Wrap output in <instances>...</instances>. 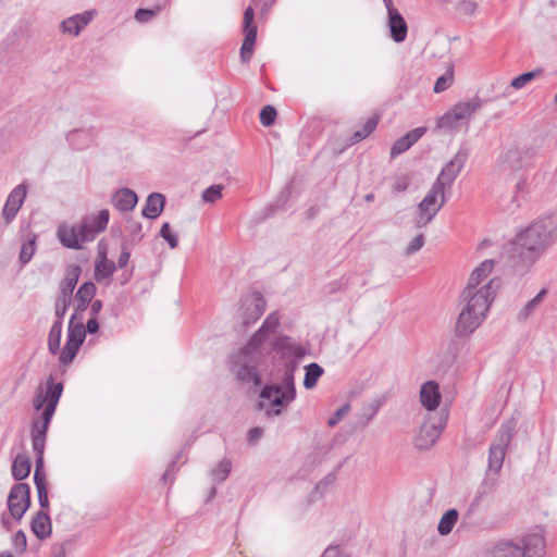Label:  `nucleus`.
Listing matches in <instances>:
<instances>
[{
	"label": "nucleus",
	"instance_id": "f257e3e1",
	"mask_svg": "<svg viewBox=\"0 0 557 557\" xmlns=\"http://www.w3.org/2000/svg\"><path fill=\"white\" fill-rule=\"evenodd\" d=\"M273 349L283 355H292L295 360L285 364V372L281 384L265 385L260 393L258 407L265 410L267 414H281L282 410L295 399L294 372L298 366L297 359L306 355V349L292 342L289 336H282L272 343Z\"/></svg>",
	"mask_w": 557,
	"mask_h": 557
},
{
	"label": "nucleus",
	"instance_id": "f03ea898",
	"mask_svg": "<svg viewBox=\"0 0 557 557\" xmlns=\"http://www.w3.org/2000/svg\"><path fill=\"white\" fill-rule=\"evenodd\" d=\"M499 288L500 280L498 277L488 280L480 287L472 285L465 287L460 298L466 306L456 321L455 333L457 336H467L482 324Z\"/></svg>",
	"mask_w": 557,
	"mask_h": 557
},
{
	"label": "nucleus",
	"instance_id": "7ed1b4c3",
	"mask_svg": "<svg viewBox=\"0 0 557 557\" xmlns=\"http://www.w3.org/2000/svg\"><path fill=\"white\" fill-rule=\"evenodd\" d=\"M280 325V319L271 313L263 321L261 327L252 335L247 345L240 349L231 360V371L242 382L259 386L261 376L257 371L262 358V345L271 334H274Z\"/></svg>",
	"mask_w": 557,
	"mask_h": 557
},
{
	"label": "nucleus",
	"instance_id": "20e7f679",
	"mask_svg": "<svg viewBox=\"0 0 557 557\" xmlns=\"http://www.w3.org/2000/svg\"><path fill=\"white\" fill-rule=\"evenodd\" d=\"M555 242H557V218L545 216L517 234L512 244L521 261L532 265Z\"/></svg>",
	"mask_w": 557,
	"mask_h": 557
},
{
	"label": "nucleus",
	"instance_id": "39448f33",
	"mask_svg": "<svg viewBox=\"0 0 557 557\" xmlns=\"http://www.w3.org/2000/svg\"><path fill=\"white\" fill-rule=\"evenodd\" d=\"M483 100L479 97H473L468 101L456 103L450 110L444 113L437 126L444 129H457L463 125H468L472 115L482 107Z\"/></svg>",
	"mask_w": 557,
	"mask_h": 557
},
{
	"label": "nucleus",
	"instance_id": "423d86ee",
	"mask_svg": "<svg viewBox=\"0 0 557 557\" xmlns=\"http://www.w3.org/2000/svg\"><path fill=\"white\" fill-rule=\"evenodd\" d=\"M498 169L505 177L516 180L515 188L522 191L527 182V164L524 152L518 148L508 149L500 158Z\"/></svg>",
	"mask_w": 557,
	"mask_h": 557
},
{
	"label": "nucleus",
	"instance_id": "0eeeda50",
	"mask_svg": "<svg viewBox=\"0 0 557 557\" xmlns=\"http://www.w3.org/2000/svg\"><path fill=\"white\" fill-rule=\"evenodd\" d=\"M82 273L78 264H72L66 268L65 276L60 283V290L55 299L54 313L57 318L63 319L71 302L74 288Z\"/></svg>",
	"mask_w": 557,
	"mask_h": 557
},
{
	"label": "nucleus",
	"instance_id": "6e6552de",
	"mask_svg": "<svg viewBox=\"0 0 557 557\" xmlns=\"http://www.w3.org/2000/svg\"><path fill=\"white\" fill-rule=\"evenodd\" d=\"M7 506L10 516L15 521H21L32 506V488L28 483H15L12 485Z\"/></svg>",
	"mask_w": 557,
	"mask_h": 557
},
{
	"label": "nucleus",
	"instance_id": "1a4fd4ad",
	"mask_svg": "<svg viewBox=\"0 0 557 557\" xmlns=\"http://www.w3.org/2000/svg\"><path fill=\"white\" fill-rule=\"evenodd\" d=\"M430 420H423L418 434L413 437V445L419 450L430 449L438 440L441 433L446 428L448 420H438V423H429Z\"/></svg>",
	"mask_w": 557,
	"mask_h": 557
},
{
	"label": "nucleus",
	"instance_id": "9d476101",
	"mask_svg": "<svg viewBox=\"0 0 557 557\" xmlns=\"http://www.w3.org/2000/svg\"><path fill=\"white\" fill-rule=\"evenodd\" d=\"M110 213L107 209L100 210L97 215L86 216L78 225L81 240L91 242L96 235L107 228Z\"/></svg>",
	"mask_w": 557,
	"mask_h": 557
},
{
	"label": "nucleus",
	"instance_id": "9b49d317",
	"mask_svg": "<svg viewBox=\"0 0 557 557\" xmlns=\"http://www.w3.org/2000/svg\"><path fill=\"white\" fill-rule=\"evenodd\" d=\"M469 157V149L461 146L454 158L442 169L441 173L436 178V183L446 187L450 186L460 171L463 169Z\"/></svg>",
	"mask_w": 557,
	"mask_h": 557
},
{
	"label": "nucleus",
	"instance_id": "f8f14e48",
	"mask_svg": "<svg viewBox=\"0 0 557 557\" xmlns=\"http://www.w3.org/2000/svg\"><path fill=\"white\" fill-rule=\"evenodd\" d=\"M265 300L260 293L245 297L240 306V319L244 326L255 323L264 312Z\"/></svg>",
	"mask_w": 557,
	"mask_h": 557
},
{
	"label": "nucleus",
	"instance_id": "ddd939ff",
	"mask_svg": "<svg viewBox=\"0 0 557 557\" xmlns=\"http://www.w3.org/2000/svg\"><path fill=\"white\" fill-rule=\"evenodd\" d=\"M255 12L248 7L244 12L243 29L245 38L240 48V60L246 63L251 59L257 37V26L253 25Z\"/></svg>",
	"mask_w": 557,
	"mask_h": 557
},
{
	"label": "nucleus",
	"instance_id": "4468645a",
	"mask_svg": "<svg viewBox=\"0 0 557 557\" xmlns=\"http://www.w3.org/2000/svg\"><path fill=\"white\" fill-rule=\"evenodd\" d=\"M26 195L27 185L25 183L15 186L10 191L1 213L5 225H9L15 219L26 199Z\"/></svg>",
	"mask_w": 557,
	"mask_h": 557
},
{
	"label": "nucleus",
	"instance_id": "2eb2a0df",
	"mask_svg": "<svg viewBox=\"0 0 557 557\" xmlns=\"http://www.w3.org/2000/svg\"><path fill=\"white\" fill-rule=\"evenodd\" d=\"M30 531L39 541L49 539L52 534V521L50 513L36 511L29 523Z\"/></svg>",
	"mask_w": 557,
	"mask_h": 557
},
{
	"label": "nucleus",
	"instance_id": "dca6fc26",
	"mask_svg": "<svg viewBox=\"0 0 557 557\" xmlns=\"http://www.w3.org/2000/svg\"><path fill=\"white\" fill-rule=\"evenodd\" d=\"M33 462L28 455L26 454H17L11 465V475L16 483H24L30 472H32Z\"/></svg>",
	"mask_w": 557,
	"mask_h": 557
},
{
	"label": "nucleus",
	"instance_id": "f3484780",
	"mask_svg": "<svg viewBox=\"0 0 557 557\" xmlns=\"http://www.w3.org/2000/svg\"><path fill=\"white\" fill-rule=\"evenodd\" d=\"M519 545L529 557H542L545 553V539L540 533L524 535Z\"/></svg>",
	"mask_w": 557,
	"mask_h": 557
},
{
	"label": "nucleus",
	"instance_id": "a211bd4d",
	"mask_svg": "<svg viewBox=\"0 0 557 557\" xmlns=\"http://www.w3.org/2000/svg\"><path fill=\"white\" fill-rule=\"evenodd\" d=\"M387 26L391 37L395 42L399 44L406 39L408 25L399 11H392L387 17Z\"/></svg>",
	"mask_w": 557,
	"mask_h": 557
},
{
	"label": "nucleus",
	"instance_id": "6ab92c4d",
	"mask_svg": "<svg viewBox=\"0 0 557 557\" xmlns=\"http://www.w3.org/2000/svg\"><path fill=\"white\" fill-rule=\"evenodd\" d=\"M425 133L424 127H417L408 132L405 136L398 138L391 148V157L396 158L403 152L407 151L413 144H416Z\"/></svg>",
	"mask_w": 557,
	"mask_h": 557
},
{
	"label": "nucleus",
	"instance_id": "aec40b11",
	"mask_svg": "<svg viewBox=\"0 0 557 557\" xmlns=\"http://www.w3.org/2000/svg\"><path fill=\"white\" fill-rule=\"evenodd\" d=\"M441 400L438 384L428 381L422 384L420 389V401L428 410L435 409Z\"/></svg>",
	"mask_w": 557,
	"mask_h": 557
},
{
	"label": "nucleus",
	"instance_id": "412c9836",
	"mask_svg": "<svg viewBox=\"0 0 557 557\" xmlns=\"http://www.w3.org/2000/svg\"><path fill=\"white\" fill-rule=\"evenodd\" d=\"M57 236L60 240V243L71 249H81V235L77 225L76 226H69L65 224H62L58 227Z\"/></svg>",
	"mask_w": 557,
	"mask_h": 557
},
{
	"label": "nucleus",
	"instance_id": "4be33fe9",
	"mask_svg": "<svg viewBox=\"0 0 557 557\" xmlns=\"http://www.w3.org/2000/svg\"><path fill=\"white\" fill-rule=\"evenodd\" d=\"M137 201L138 197L136 193L127 187L121 188L112 197L114 207L122 212L132 211Z\"/></svg>",
	"mask_w": 557,
	"mask_h": 557
},
{
	"label": "nucleus",
	"instance_id": "5701e85b",
	"mask_svg": "<svg viewBox=\"0 0 557 557\" xmlns=\"http://www.w3.org/2000/svg\"><path fill=\"white\" fill-rule=\"evenodd\" d=\"M51 421L52 420H33L30 430L33 449H45Z\"/></svg>",
	"mask_w": 557,
	"mask_h": 557
},
{
	"label": "nucleus",
	"instance_id": "b1692460",
	"mask_svg": "<svg viewBox=\"0 0 557 557\" xmlns=\"http://www.w3.org/2000/svg\"><path fill=\"white\" fill-rule=\"evenodd\" d=\"M165 197L160 193H152L147 197L146 205L143 209V215L147 219L154 220L163 211Z\"/></svg>",
	"mask_w": 557,
	"mask_h": 557
},
{
	"label": "nucleus",
	"instance_id": "393cba45",
	"mask_svg": "<svg viewBox=\"0 0 557 557\" xmlns=\"http://www.w3.org/2000/svg\"><path fill=\"white\" fill-rule=\"evenodd\" d=\"M91 21V13L84 12L82 14H76L64 20L61 23V28L63 33H67L74 36H77L81 30Z\"/></svg>",
	"mask_w": 557,
	"mask_h": 557
},
{
	"label": "nucleus",
	"instance_id": "a878e982",
	"mask_svg": "<svg viewBox=\"0 0 557 557\" xmlns=\"http://www.w3.org/2000/svg\"><path fill=\"white\" fill-rule=\"evenodd\" d=\"M484 496V491H476L467 511L462 515L460 528H478L480 525V521L476 519L475 513Z\"/></svg>",
	"mask_w": 557,
	"mask_h": 557
},
{
	"label": "nucleus",
	"instance_id": "bb28decb",
	"mask_svg": "<svg viewBox=\"0 0 557 557\" xmlns=\"http://www.w3.org/2000/svg\"><path fill=\"white\" fill-rule=\"evenodd\" d=\"M393 388L385 391L384 393L374 396L370 400L366 401L362 406V418H373L380 410V408L393 397Z\"/></svg>",
	"mask_w": 557,
	"mask_h": 557
},
{
	"label": "nucleus",
	"instance_id": "cd10ccee",
	"mask_svg": "<svg viewBox=\"0 0 557 557\" xmlns=\"http://www.w3.org/2000/svg\"><path fill=\"white\" fill-rule=\"evenodd\" d=\"M516 426L517 420H506L497 431L495 443L491 445H496L506 450L515 435Z\"/></svg>",
	"mask_w": 557,
	"mask_h": 557
},
{
	"label": "nucleus",
	"instance_id": "c85d7f7f",
	"mask_svg": "<svg viewBox=\"0 0 557 557\" xmlns=\"http://www.w3.org/2000/svg\"><path fill=\"white\" fill-rule=\"evenodd\" d=\"M86 337V330L83 323V318L76 321V313L71 315L67 329L66 342L82 346Z\"/></svg>",
	"mask_w": 557,
	"mask_h": 557
},
{
	"label": "nucleus",
	"instance_id": "c756f323",
	"mask_svg": "<svg viewBox=\"0 0 557 557\" xmlns=\"http://www.w3.org/2000/svg\"><path fill=\"white\" fill-rule=\"evenodd\" d=\"M115 271L113 261L107 259L106 250L99 251L98 259L95 264V277L98 282L109 278Z\"/></svg>",
	"mask_w": 557,
	"mask_h": 557
},
{
	"label": "nucleus",
	"instance_id": "7c9ffc66",
	"mask_svg": "<svg viewBox=\"0 0 557 557\" xmlns=\"http://www.w3.org/2000/svg\"><path fill=\"white\" fill-rule=\"evenodd\" d=\"M494 265L495 261L493 259H487L481 262V264L472 271L468 280L467 286H482L483 281H485L486 277L491 274L492 270L494 269Z\"/></svg>",
	"mask_w": 557,
	"mask_h": 557
},
{
	"label": "nucleus",
	"instance_id": "2f4dec72",
	"mask_svg": "<svg viewBox=\"0 0 557 557\" xmlns=\"http://www.w3.org/2000/svg\"><path fill=\"white\" fill-rule=\"evenodd\" d=\"M62 384L58 383L57 385H52L48 388L46 395V406L39 418H51L54 413L55 406L62 393Z\"/></svg>",
	"mask_w": 557,
	"mask_h": 557
},
{
	"label": "nucleus",
	"instance_id": "473e14b6",
	"mask_svg": "<svg viewBox=\"0 0 557 557\" xmlns=\"http://www.w3.org/2000/svg\"><path fill=\"white\" fill-rule=\"evenodd\" d=\"M444 186L440 185V183L434 182L431 189L426 194V196L422 199V201L418 205L419 211H431L432 208L437 207L440 202H437L438 196L441 198L445 197Z\"/></svg>",
	"mask_w": 557,
	"mask_h": 557
},
{
	"label": "nucleus",
	"instance_id": "72a5a7b5",
	"mask_svg": "<svg viewBox=\"0 0 557 557\" xmlns=\"http://www.w3.org/2000/svg\"><path fill=\"white\" fill-rule=\"evenodd\" d=\"M459 519V511L456 508L447 509L441 517L437 524V532L442 536L450 534Z\"/></svg>",
	"mask_w": 557,
	"mask_h": 557
},
{
	"label": "nucleus",
	"instance_id": "f704fd0d",
	"mask_svg": "<svg viewBox=\"0 0 557 557\" xmlns=\"http://www.w3.org/2000/svg\"><path fill=\"white\" fill-rule=\"evenodd\" d=\"M546 295H547V289L546 288L541 289L537 293V295L534 298H532L531 300H529L525 304V306L518 312L517 320L519 322L527 321L534 313V311L536 310L539 305L543 301V299L545 298Z\"/></svg>",
	"mask_w": 557,
	"mask_h": 557
},
{
	"label": "nucleus",
	"instance_id": "c9c22d12",
	"mask_svg": "<svg viewBox=\"0 0 557 557\" xmlns=\"http://www.w3.org/2000/svg\"><path fill=\"white\" fill-rule=\"evenodd\" d=\"M63 319L57 318L52 324L48 335V349L52 355L60 351L61 336H62V322Z\"/></svg>",
	"mask_w": 557,
	"mask_h": 557
},
{
	"label": "nucleus",
	"instance_id": "e433bc0d",
	"mask_svg": "<svg viewBox=\"0 0 557 557\" xmlns=\"http://www.w3.org/2000/svg\"><path fill=\"white\" fill-rule=\"evenodd\" d=\"M505 455V449H502L496 445H491L488 449V471L494 472V474H498L502 470Z\"/></svg>",
	"mask_w": 557,
	"mask_h": 557
},
{
	"label": "nucleus",
	"instance_id": "4c0bfd02",
	"mask_svg": "<svg viewBox=\"0 0 557 557\" xmlns=\"http://www.w3.org/2000/svg\"><path fill=\"white\" fill-rule=\"evenodd\" d=\"M379 116L370 117L362 126L361 129L356 131L349 138L348 145H355L367 138L377 126Z\"/></svg>",
	"mask_w": 557,
	"mask_h": 557
},
{
	"label": "nucleus",
	"instance_id": "58836bf2",
	"mask_svg": "<svg viewBox=\"0 0 557 557\" xmlns=\"http://www.w3.org/2000/svg\"><path fill=\"white\" fill-rule=\"evenodd\" d=\"M306 373L304 377V386L310 389L317 385L318 380L323 374L324 370L315 362L309 363L305 368Z\"/></svg>",
	"mask_w": 557,
	"mask_h": 557
},
{
	"label": "nucleus",
	"instance_id": "ea45409f",
	"mask_svg": "<svg viewBox=\"0 0 557 557\" xmlns=\"http://www.w3.org/2000/svg\"><path fill=\"white\" fill-rule=\"evenodd\" d=\"M35 454V471H34V483H49L45 470V449H33Z\"/></svg>",
	"mask_w": 557,
	"mask_h": 557
},
{
	"label": "nucleus",
	"instance_id": "a19ab883",
	"mask_svg": "<svg viewBox=\"0 0 557 557\" xmlns=\"http://www.w3.org/2000/svg\"><path fill=\"white\" fill-rule=\"evenodd\" d=\"M543 74V69H535L533 71H530V72H525V73H522L521 75L515 77L509 87L510 88H513V89H521L523 87H525L530 82H532L533 79L542 76Z\"/></svg>",
	"mask_w": 557,
	"mask_h": 557
},
{
	"label": "nucleus",
	"instance_id": "79ce46f5",
	"mask_svg": "<svg viewBox=\"0 0 557 557\" xmlns=\"http://www.w3.org/2000/svg\"><path fill=\"white\" fill-rule=\"evenodd\" d=\"M36 239H37V235L33 234L28 238V240L22 245L20 256H18V260L22 265H25L26 263H28L32 260L33 256L35 255Z\"/></svg>",
	"mask_w": 557,
	"mask_h": 557
},
{
	"label": "nucleus",
	"instance_id": "37998d69",
	"mask_svg": "<svg viewBox=\"0 0 557 557\" xmlns=\"http://www.w3.org/2000/svg\"><path fill=\"white\" fill-rule=\"evenodd\" d=\"M446 202V197H442V200H440V203L437 207L432 208L431 211H419L418 210V216L416 219V227L422 228L426 226L433 218L436 215V213L440 211V209L444 206Z\"/></svg>",
	"mask_w": 557,
	"mask_h": 557
},
{
	"label": "nucleus",
	"instance_id": "c03bdc74",
	"mask_svg": "<svg viewBox=\"0 0 557 557\" xmlns=\"http://www.w3.org/2000/svg\"><path fill=\"white\" fill-rule=\"evenodd\" d=\"M37 491L39 510L44 511V513H49L50 510V500H49V483H34Z\"/></svg>",
	"mask_w": 557,
	"mask_h": 557
},
{
	"label": "nucleus",
	"instance_id": "a18cd8bd",
	"mask_svg": "<svg viewBox=\"0 0 557 557\" xmlns=\"http://www.w3.org/2000/svg\"><path fill=\"white\" fill-rule=\"evenodd\" d=\"M232 471V461L228 458H223L215 468L212 469L211 473L214 481L218 483L224 482Z\"/></svg>",
	"mask_w": 557,
	"mask_h": 557
},
{
	"label": "nucleus",
	"instance_id": "49530a36",
	"mask_svg": "<svg viewBox=\"0 0 557 557\" xmlns=\"http://www.w3.org/2000/svg\"><path fill=\"white\" fill-rule=\"evenodd\" d=\"M346 459H344L343 461H341L333 471H331L330 473H327L322 480H320L317 484H315V487H314V491L317 492H320L321 494L331 485L333 484L335 481H336V478H337V472L341 470V468L343 467L344 462H345Z\"/></svg>",
	"mask_w": 557,
	"mask_h": 557
},
{
	"label": "nucleus",
	"instance_id": "de8ad7c7",
	"mask_svg": "<svg viewBox=\"0 0 557 557\" xmlns=\"http://www.w3.org/2000/svg\"><path fill=\"white\" fill-rule=\"evenodd\" d=\"M96 285L92 282H85L78 288L75 298L83 299L84 302H90L96 294Z\"/></svg>",
	"mask_w": 557,
	"mask_h": 557
},
{
	"label": "nucleus",
	"instance_id": "09e8293b",
	"mask_svg": "<svg viewBox=\"0 0 557 557\" xmlns=\"http://www.w3.org/2000/svg\"><path fill=\"white\" fill-rule=\"evenodd\" d=\"M223 189V185H211L210 187L203 190L201 198L205 202L214 203L222 197Z\"/></svg>",
	"mask_w": 557,
	"mask_h": 557
},
{
	"label": "nucleus",
	"instance_id": "8fccbe9b",
	"mask_svg": "<svg viewBox=\"0 0 557 557\" xmlns=\"http://www.w3.org/2000/svg\"><path fill=\"white\" fill-rule=\"evenodd\" d=\"M276 115L277 112L273 106H264L260 111V122L263 126H271L274 124Z\"/></svg>",
	"mask_w": 557,
	"mask_h": 557
},
{
	"label": "nucleus",
	"instance_id": "3c124183",
	"mask_svg": "<svg viewBox=\"0 0 557 557\" xmlns=\"http://www.w3.org/2000/svg\"><path fill=\"white\" fill-rule=\"evenodd\" d=\"M81 346L66 342L63 350L60 354V362L69 364L73 361Z\"/></svg>",
	"mask_w": 557,
	"mask_h": 557
},
{
	"label": "nucleus",
	"instance_id": "603ef678",
	"mask_svg": "<svg viewBox=\"0 0 557 557\" xmlns=\"http://www.w3.org/2000/svg\"><path fill=\"white\" fill-rule=\"evenodd\" d=\"M160 236L169 244L171 249H175L178 246V237L171 231L170 223L165 222L162 224Z\"/></svg>",
	"mask_w": 557,
	"mask_h": 557
},
{
	"label": "nucleus",
	"instance_id": "864d4df0",
	"mask_svg": "<svg viewBox=\"0 0 557 557\" xmlns=\"http://www.w3.org/2000/svg\"><path fill=\"white\" fill-rule=\"evenodd\" d=\"M12 545L17 554H23L27 549V537L23 530H17L12 536Z\"/></svg>",
	"mask_w": 557,
	"mask_h": 557
},
{
	"label": "nucleus",
	"instance_id": "5fc2aeb1",
	"mask_svg": "<svg viewBox=\"0 0 557 557\" xmlns=\"http://www.w3.org/2000/svg\"><path fill=\"white\" fill-rule=\"evenodd\" d=\"M497 476L498 474H494V472L487 470L478 491H484V495L491 493L496 485Z\"/></svg>",
	"mask_w": 557,
	"mask_h": 557
},
{
	"label": "nucleus",
	"instance_id": "6e6d98bb",
	"mask_svg": "<svg viewBox=\"0 0 557 557\" xmlns=\"http://www.w3.org/2000/svg\"><path fill=\"white\" fill-rule=\"evenodd\" d=\"M264 434L262 426H252L247 431L246 442L249 446H256Z\"/></svg>",
	"mask_w": 557,
	"mask_h": 557
},
{
	"label": "nucleus",
	"instance_id": "4d7b16f0",
	"mask_svg": "<svg viewBox=\"0 0 557 557\" xmlns=\"http://www.w3.org/2000/svg\"><path fill=\"white\" fill-rule=\"evenodd\" d=\"M453 72H447L446 74L440 76L434 84V92L440 94L446 90L453 84Z\"/></svg>",
	"mask_w": 557,
	"mask_h": 557
},
{
	"label": "nucleus",
	"instance_id": "13d9d810",
	"mask_svg": "<svg viewBox=\"0 0 557 557\" xmlns=\"http://www.w3.org/2000/svg\"><path fill=\"white\" fill-rule=\"evenodd\" d=\"M424 242L425 239L423 234L417 235L407 246L405 250L406 256H411L419 251L423 247Z\"/></svg>",
	"mask_w": 557,
	"mask_h": 557
},
{
	"label": "nucleus",
	"instance_id": "bf43d9fd",
	"mask_svg": "<svg viewBox=\"0 0 557 557\" xmlns=\"http://www.w3.org/2000/svg\"><path fill=\"white\" fill-rule=\"evenodd\" d=\"M159 11L157 10H149V9H138L135 13V18L140 23L148 22L152 16L156 15V13Z\"/></svg>",
	"mask_w": 557,
	"mask_h": 557
},
{
	"label": "nucleus",
	"instance_id": "052dcab7",
	"mask_svg": "<svg viewBox=\"0 0 557 557\" xmlns=\"http://www.w3.org/2000/svg\"><path fill=\"white\" fill-rule=\"evenodd\" d=\"M176 465H177L176 460H173V459L168 465L166 470L164 471V473L161 476V480L164 482V484H168V483L172 484L174 482L173 473L176 470Z\"/></svg>",
	"mask_w": 557,
	"mask_h": 557
},
{
	"label": "nucleus",
	"instance_id": "680f3d73",
	"mask_svg": "<svg viewBox=\"0 0 557 557\" xmlns=\"http://www.w3.org/2000/svg\"><path fill=\"white\" fill-rule=\"evenodd\" d=\"M342 556V545L330 544L320 557H338Z\"/></svg>",
	"mask_w": 557,
	"mask_h": 557
},
{
	"label": "nucleus",
	"instance_id": "e2e57ef3",
	"mask_svg": "<svg viewBox=\"0 0 557 557\" xmlns=\"http://www.w3.org/2000/svg\"><path fill=\"white\" fill-rule=\"evenodd\" d=\"M354 433V429L352 428H347L346 431L343 433V432H337L334 437H333V443L334 445H342L344 444L347 438Z\"/></svg>",
	"mask_w": 557,
	"mask_h": 557
},
{
	"label": "nucleus",
	"instance_id": "0e129e2a",
	"mask_svg": "<svg viewBox=\"0 0 557 557\" xmlns=\"http://www.w3.org/2000/svg\"><path fill=\"white\" fill-rule=\"evenodd\" d=\"M72 542H73L72 539H67L60 545H53L52 546V557H65V555H66L65 546Z\"/></svg>",
	"mask_w": 557,
	"mask_h": 557
},
{
	"label": "nucleus",
	"instance_id": "69168bd1",
	"mask_svg": "<svg viewBox=\"0 0 557 557\" xmlns=\"http://www.w3.org/2000/svg\"><path fill=\"white\" fill-rule=\"evenodd\" d=\"M86 333L94 334L99 330V323L97 321V318L90 317V319L87 321V324L85 326Z\"/></svg>",
	"mask_w": 557,
	"mask_h": 557
},
{
	"label": "nucleus",
	"instance_id": "338daca9",
	"mask_svg": "<svg viewBox=\"0 0 557 557\" xmlns=\"http://www.w3.org/2000/svg\"><path fill=\"white\" fill-rule=\"evenodd\" d=\"M129 257H131V253L127 250H122V252L117 259V267L121 269L126 267L129 261Z\"/></svg>",
	"mask_w": 557,
	"mask_h": 557
},
{
	"label": "nucleus",
	"instance_id": "774afa93",
	"mask_svg": "<svg viewBox=\"0 0 557 557\" xmlns=\"http://www.w3.org/2000/svg\"><path fill=\"white\" fill-rule=\"evenodd\" d=\"M101 309L102 301L99 299L94 300L90 305V315L96 318L97 314L101 311Z\"/></svg>",
	"mask_w": 557,
	"mask_h": 557
}]
</instances>
